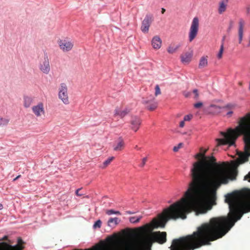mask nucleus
<instances>
[{
	"label": "nucleus",
	"mask_w": 250,
	"mask_h": 250,
	"mask_svg": "<svg viewBox=\"0 0 250 250\" xmlns=\"http://www.w3.org/2000/svg\"><path fill=\"white\" fill-rule=\"evenodd\" d=\"M206 151L195 156V158L201 159L193 164L190 170L191 181L184 197L165 209L157 218L153 219L154 228H163L170 219H185L191 210L205 213L203 201L214 204L218 188L221 185L227 184L229 179H233L230 177L228 163H217L214 157H205Z\"/></svg>",
	"instance_id": "nucleus-1"
},
{
	"label": "nucleus",
	"mask_w": 250,
	"mask_h": 250,
	"mask_svg": "<svg viewBox=\"0 0 250 250\" xmlns=\"http://www.w3.org/2000/svg\"><path fill=\"white\" fill-rule=\"evenodd\" d=\"M225 202L229 204V218L214 217L202 224L191 234L174 239L171 250H194L210 244L222 237L245 213L250 212V189L237 194H228Z\"/></svg>",
	"instance_id": "nucleus-2"
},
{
	"label": "nucleus",
	"mask_w": 250,
	"mask_h": 250,
	"mask_svg": "<svg viewBox=\"0 0 250 250\" xmlns=\"http://www.w3.org/2000/svg\"><path fill=\"white\" fill-rule=\"evenodd\" d=\"M134 232L129 229H122L120 232L110 235V250H150L152 242L150 239L145 238L140 241H131Z\"/></svg>",
	"instance_id": "nucleus-3"
},
{
	"label": "nucleus",
	"mask_w": 250,
	"mask_h": 250,
	"mask_svg": "<svg viewBox=\"0 0 250 250\" xmlns=\"http://www.w3.org/2000/svg\"><path fill=\"white\" fill-rule=\"evenodd\" d=\"M223 139H217L218 145L233 146L237 138L241 134L244 135L245 151L247 157L250 156V113L240 118L239 125L235 129L229 128L226 132H221Z\"/></svg>",
	"instance_id": "nucleus-4"
},
{
	"label": "nucleus",
	"mask_w": 250,
	"mask_h": 250,
	"mask_svg": "<svg viewBox=\"0 0 250 250\" xmlns=\"http://www.w3.org/2000/svg\"><path fill=\"white\" fill-rule=\"evenodd\" d=\"M59 46L63 52H68L71 51L74 46V42L71 39L65 38L58 41Z\"/></svg>",
	"instance_id": "nucleus-5"
},
{
	"label": "nucleus",
	"mask_w": 250,
	"mask_h": 250,
	"mask_svg": "<svg viewBox=\"0 0 250 250\" xmlns=\"http://www.w3.org/2000/svg\"><path fill=\"white\" fill-rule=\"evenodd\" d=\"M199 25L198 18H194L188 33V40L189 42H191L197 36L199 30Z\"/></svg>",
	"instance_id": "nucleus-6"
},
{
	"label": "nucleus",
	"mask_w": 250,
	"mask_h": 250,
	"mask_svg": "<svg viewBox=\"0 0 250 250\" xmlns=\"http://www.w3.org/2000/svg\"><path fill=\"white\" fill-rule=\"evenodd\" d=\"M58 97L64 104H69L67 86L65 83H62L60 84L59 88Z\"/></svg>",
	"instance_id": "nucleus-7"
},
{
	"label": "nucleus",
	"mask_w": 250,
	"mask_h": 250,
	"mask_svg": "<svg viewBox=\"0 0 250 250\" xmlns=\"http://www.w3.org/2000/svg\"><path fill=\"white\" fill-rule=\"evenodd\" d=\"M153 21V18L152 15L147 14L142 22L141 30L144 33H147L149 31V27Z\"/></svg>",
	"instance_id": "nucleus-8"
},
{
	"label": "nucleus",
	"mask_w": 250,
	"mask_h": 250,
	"mask_svg": "<svg viewBox=\"0 0 250 250\" xmlns=\"http://www.w3.org/2000/svg\"><path fill=\"white\" fill-rule=\"evenodd\" d=\"M32 110L37 117H41L45 114L44 104L42 102H39L37 104L33 106Z\"/></svg>",
	"instance_id": "nucleus-9"
},
{
	"label": "nucleus",
	"mask_w": 250,
	"mask_h": 250,
	"mask_svg": "<svg viewBox=\"0 0 250 250\" xmlns=\"http://www.w3.org/2000/svg\"><path fill=\"white\" fill-rule=\"evenodd\" d=\"M152 238L155 241L159 244H163L167 241V233L165 231L154 232L152 234Z\"/></svg>",
	"instance_id": "nucleus-10"
},
{
	"label": "nucleus",
	"mask_w": 250,
	"mask_h": 250,
	"mask_svg": "<svg viewBox=\"0 0 250 250\" xmlns=\"http://www.w3.org/2000/svg\"><path fill=\"white\" fill-rule=\"evenodd\" d=\"M125 147V143L124 139L121 137L118 138L112 144L113 150L120 152L124 150Z\"/></svg>",
	"instance_id": "nucleus-11"
},
{
	"label": "nucleus",
	"mask_w": 250,
	"mask_h": 250,
	"mask_svg": "<svg viewBox=\"0 0 250 250\" xmlns=\"http://www.w3.org/2000/svg\"><path fill=\"white\" fill-rule=\"evenodd\" d=\"M39 68L40 70L45 74H47L49 73L50 70V66L47 55L44 56L43 60L41 62Z\"/></svg>",
	"instance_id": "nucleus-12"
},
{
	"label": "nucleus",
	"mask_w": 250,
	"mask_h": 250,
	"mask_svg": "<svg viewBox=\"0 0 250 250\" xmlns=\"http://www.w3.org/2000/svg\"><path fill=\"white\" fill-rule=\"evenodd\" d=\"M154 98L151 96L150 100L143 99L142 103L146 106V108L149 110H154L157 107V103L154 101Z\"/></svg>",
	"instance_id": "nucleus-13"
},
{
	"label": "nucleus",
	"mask_w": 250,
	"mask_h": 250,
	"mask_svg": "<svg viewBox=\"0 0 250 250\" xmlns=\"http://www.w3.org/2000/svg\"><path fill=\"white\" fill-rule=\"evenodd\" d=\"M245 25V21L241 19L239 20L238 22V35L239 38V43L241 44L243 41V34H244V28Z\"/></svg>",
	"instance_id": "nucleus-14"
},
{
	"label": "nucleus",
	"mask_w": 250,
	"mask_h": 250,
	"mask_svg": "<svg viewBox=\"0 0 250 250\" xmlns=\"http://www.w3.org/2000/svg\"><path fill=\"white\" fill-rule=\"evenodd\" d=\"M141 124V120L138 117L132 116L130 120L131 128L136 132L139 128Z\"/></svg>",
	"instance_id": "nucleus-15"
},
{
	"label": "nucleus",
	"mask_w": 250,
	"mask_h": 250,
	"mask_svg": "<svg viewBox=\"0 0 250 250\" xmlns=\"http://www.w3.org/2000/svg\"><path fill=\"white\" fill-rule=\"evenodd\" d=\"M151 44L154 49H158L162 46V40L159 36H155L152 39Z\"/></svg>",
	"instance_id": "nucleus-16"
},
{
	"label": "nucleus",
	"mask_w": 250,
	"mask_h": 250,
	"mask_svg": "<svg viewBox=\"0 0 250 250\" xmlns=\"http://www.w3.org/2000/svg\"><path fill=\"white\" fill-rule=\"evenodd\" d=\"M193 53L192 52H186L181 56V61L184 63H188L192 59Z\"/></svg>",
	"instance_id": "nucleus-17"
},
{
	"label": "nucleus",
	"mask_w": 250,
	"mask_h": 250,
	"mask_svg": "<svg viewBox=\"0 0 250 250\" xmlns=\"http://www.w3.org/2000/svg\"><path fill=\"white\" fill-rule=\"evenodd\" d=\"M23 243L24 242L22 239L21 238H19L18 239V244L14 246L9 245L10 250H22L24 248V247L22 246Z\"/></svg>",
	"instance_id": "nucleus-18"
},
{
	"label": "nucleus",
	"mask_w": 250,
	"mask_h": 250,
	"mask_svg": "<svg viewBox=\"0 0 250 250\" xmlns=\"http://www.w3.org/2000/svg\"><path fill=\"white\" fill-rule=\"evenodd\" d=\"M33 99L28 96H24L23 98V106L25 108L29 107L32 104Z\"/></svg>",
	"instance_id": "nucleus-19"
},
{
	"label": "nucleus",
	"mask_w": 250,
	"mask_h": 250,
	"mask_svg": "<svg viewBox=\"0 0 250 250\" xmlns=\"http://www.w3.org/2000/svg\"><path fill=\"white\" fill-rule=\"evenodd\" d=\"M228 2L225 1H221L219 3L218 12L220 14L225 12L227 9Z\"/></svg>",
	"instance_id": "nucleus-20"
},
{
	"label": "nucleus",
	"mask_w": 250,
	"mask_h": 250,
	"mask_svg": "<svg viewBox=\"0 0 250 250\" xmlns=\"http://www.w3.org/2000/svg\"><path fill=\"white\" fill-rule=\"evenodd\" d=\"M129 112V110L125 108L124 109H116L115 112V115H119L121 118H123Z\"/></svg>",
	"instance_id": "nucleus-21"
},
{
	"label": "nucleus",
	"mask_w": 250,
	"mask_h": 250,
	"mask_svg": "<svg viewBox=\"0 0 250 250\" xmlns=\"http://www.w3.org/2000/svg\"><path fill=\"white\" fill-rule=\"evenodd\" d=\"M208 56H203L201 58L199 63V68H202L208 65Z\"/></svg>",
	"instance_id": "nucleus-22"
},
{
	"label": "nucleus",
	"mask_w": 250,
	"mask_h": 250,
	"mask_svg": "<svg viewBox=\"0 0 250 250\" xmlns=\"http://www.w3.org/2000/svg\"><path fill=\"white\" fill-rule=\"evenodd\" d=\"M221 107L216 105H211L209 107L210 111L214 114H217L221 112Z\"/></svg>",
	"instance_id": "nucleus-23"
},
{
	"label": "nucleus",
	"mask_w": 250,
	"mask_h": 250,
	"mask_svg": "<svg viewBox=\"0 0 250 250\" xmlns=\"http://www.w3.org/2000/svg\"><path fill=\"white\" fill-rule=\"evenodd\" d=\"M121 222V219L118 217H110V224H112L113 228L117 226Z\"/></svg>",
	"instance_id": "nucleus-24"
},
{
	"label": "nucleus",
	"mask_w": 250,
	"mask_h": 250,
	"mask_svg": "<svg viewBox=\"0 0 250 250\" xmlns=\"http://www.w3.org/2000/svg\"><path fill=\"white\" fill-rule=\"evenodd\" d=\"M142 218V216L140 215L138 216H133L129 218V221L131 223H137Z\"/></svg>",
	"instance_id": "nucleus-25"
},
{
	"label": "nucleus",
	"mask_w": 250,
	"mask_h": 250,
	"mask_svg": "<svg viewBox=\"0 0 250 250\" xmlns=\"http://www.w3.org/2000/svg\"><path fill=\"white\" fill-rule=\"evenodd\" d=\"M178 48H179L178 45H176V46L170 45L168 47L167 51L169 53L173 54L176 52V51L177 50Z\"/></svg>",
	"instance_id": "nucleus-26"
},
{
	"label": "nucleus",
	"mask_w": 250,
	"mask_h": 250,
	"mask_svg": "<svg viewBox=\"0 0 250 250\" xmlns=\"http://www.w3.org/2000/svg\"><path fill=\"white\" fill-rule=\"evenodd\" d=\"M9 122V119L5 118H0V126L6 125Z\"/></svg>",
	"instance_id": "nucleus-27"
},
{
	"label": "nucleus",
	"mask_w": 250,
	"mask_h": 250,
	"mask_svg": "<svg viewBox=\"0 0 250 250\" xmlns=\"http://www.w3.org/2000/svg\"><path fill=\"white\" fill-rule=\"evenodd\" d=\"M223 51H224L223 44H221L219 51L217 54L218 59H220L222 58V55H223Z\"/></svg>",
	"instance_id": "nucleus-28"
},
{
	"label": "nucleus",
	"mask_w": 250,
	"mask_h": 250,
	"mask_svg": "<svg viewBox=\"0 0 250 250\" xmlns=\"http://www.w3.org/2000/svg\"><path fill=\"white\" fill-rule=\"evenodd\" d=\"M102 225V222L100 220H97L93 225V228L96 229L97 228H100Z\"/></svg>",
	"instance_id": "nucleus-29"
},
{
	"label": "nucleus",
	"mask_w": 250,
	"mask_h": 250,
	"mask_svg": "<svg viewBox=\"0 0 250 250\" xmlns=\"http://www.w3.org/2000/svg\"><path fill=\"white\" fill-rule=\"evenodd\" d=\"M192 93L194 95L193 98L196 100H198L199 97L198 90L197 89H195L193 90Z\"/></svg>",
	"instance_id": "nucleus-30"
},
{
	"label": "nucleus",
	"mask_w": 250,
	"mask_h": 250,
	"mask_svg": "<svg viewBox=\"0 0 250 250\" xmlns=\"http://www.w3.org/2000/svg\"><path fill=\"white\" fill-rule=\"evenodd\" d=\"M155 95L156 96H157L158 95H160L161 94V90H160V88L159 87V86L158 85H156L155 86Z\"/></svg>",
	"instance_id": "nucleus-31"
},
{
	"label": "nucleus",
	"mask_w": 250,
	"mask_h": 250,
	"mask_svg": "<svg viewBox=\"0 0 250 250\" xmlns=\"http://www.w3.org/2000/svg\"><path fill=\"white\" fill-rule=\"evenodd\" d=\"M193 117V116L191 114H189V115H186L185 117H184V121H190Z\"/></svg>",
	"instance_id": "nucleus-32"
},
{
	"label": "nucleus",
	"mask_w": 250,
	"mask_h": 250,
	"mask_svg": "<svg viewBox=\"0 0 250 250\" xmlns=\"http://www.w3.org/2000/svg\"><path fill=\"white\" fill-rule=\"evenodd\" d=\"M182 145L183 144L182 143H180L177 146H175L173 147V150L174 152L178 151L179 149L182 147Z\"/></svg>",
	"instance_id": "nucleus-33"
},
{
	"label": "nucleus",
	"mask_w": 250,
	"mask_h": 250,
	"mask_svg": "<svg viewBox=\"0 0 250 250\" xmlns=\"http://www.w3.org/2000/svg\"><path fill=\"white\" fill-rule=\"evenodd\" d=\"M203 106V103L202 102H198L194 104V107L196 108H200Z\"/></svg>",
	"instance_id": "nucleus-34"
},
{
	"label": "nucleus",
	"mask_w": 250,
	"mask_h": 250,
	"mask_svg": "<svg viewBox=\"0 0 250 250\" xmlns=\"http://www.w3.org/2000/svg\"><path fill=\"white\" fill-rule=\"evenodd\" d=\"M147 160V157L144 158L142 159V162L141 164L140 165V167H143L145 165Z\"/></svg>",
	"instance_id": "nucleus-35"
},
{
	"label": "nucleus",
	"mask_w": 250,
	"mask_h": 250,
	"mask_svg": "<svg viewBox=\"0 0 250 250\" xmlns=\"http://www.w3.org/2000/svg\"><path fill=\"white\" fill-rule=\"evenodd\" d=\"M234 107V105L231 104H228L223 107L224 108H228L229 109H233Z\"/></svg>",
	"instance_id": "nucleus-36"
},
{
	"label": "nucleus",
	"mask_w": 250,
	"mask_h": 250,
	"mask_svg": "<svg viewBox=\"0 0 250 250\" xmlns=\"http://www.w3.org/2000/svg\"><path fill=\"white\" fill-rule=\"evenodd\" d=\"M112 214H115L117 215H121V213L119 211H114L113 209H110V215Z\"/></svg>",
	"instance_id": "nucleus-37"
},
{
	"label": "nucleus",
	"mask_w": 250,
	"mask_h": 250,
	"mask_svg": "<svg viewBox=\"0 0 250 250\" xmlns=\"http://www.w3.org/2000/svg\"><path fill=\"white\" fill-rule=\"evenodd\" d=\"M184 95L186 98H189L191 95V93L190 92H185L184 93Z\"/></svg>",
	"instance_id": "nucleus-38"
},
{
	"label": "nucleus",
	"mask_w": 250,
	"mask_h": 250,
	"mask_svg": "<svg viewBox=\"0 0 250 250\" xmlns=\"http://www.w3.org/2000/svg\"><path fill=\"white\" fill-rule=\"evenodd\" d=\"M81 190V188H79L76 191V194L78 196H81L83 195V194H81L79 193V191Z\"/></svg>",
	"instance_id": "nucleus-39"
},
{
	"label": "nucleus",
	"mask_w": 250,
	"mask_h": 250,
	"mask_svg": "<svg viewBox=\"0 0 250 250\" xmlns=\"http://www.w3.org/2000/svg\"><path fill=\"white\" fill-rule=\"evenodd\" d=\"M186 121H181L180 123V125H179V126L180 127H183L185 125V122Z\"/></svg>",
	"instance_id": "nucleus-40"
},
{
	"label": "nucleus",
	"mask_w": 250,
	"mask_h": 250,
	"mask_svg": "<svg viewBox=\"0 0 250 250\" xmlns=\"http://www.w3.org/2000/svg\"><path fill=\"white\" fill-rule=\"evenodd\" d=\"M249 178H250V172L245 176L244 179L248 180Z\"/></svg>",
	"instance_id": "nucleus-41"
},
{
	"label": "nucleus",
	"mask_w": 250,
	"mask_h": 250,
	"mask_svg": "<svg viewBox=\"0 0 250 250\" xmlns=\"http://www.w3.org/2000/svg\"><path fill=\"white\" fill-rule=\"evenodd\" d=\"M233 113V112L232 111H229L227 113V115L229 117H230L232 115Z\"/></svg>",
	"instance_id": "nucleus-42"
},
{
	"label": "nucleus",
	"mask_w": 250,
	"mask_h": 250,
	"mask_svg": "<svg viewBox=\"0 0 250 250\" xmlns=\"http://www.w3.org/2000/svg\"><path fill=\"white\" fill-rule=\"evenodd\" d=\"M21 175H19L18 176H17L15 178H14L13 179V181H15L16 180H17V179H18L19 178H20L21 177Z\"/></svg>",
	"instance_id": "nucleus-43"
},
{
	"label": "nucleus",
	"mask_w": 250,
	"mask_h": 250,
	"mask_svg": "<svg viewBox=\"0 0 250 250\" xmlns=\"http://www.w3.org/2000/svg\"><path fill=\"white\" fill-rule=\"evenodd\" d=\"M225 36H224L222 40V43L221 44H223V45H224V41H225Z\"/></svg>",
	"instance_id": "nucleus-44"
},
{
	"label": "nucleus",
	"mask_w": 250,
	"mask_h": 250,
	"mask_svg": "<svg viewBox=\"0 0 250 250\" xmlns=\"http://www.w3.org/2000/svg\"><path fill=\"white\" fill-rule=\"evenodd\" d=\"M109 163V159H108L106 161L104 162V165H107V164Z\"/></svg>",
	"instance_id": "nucleus-45"
},
{
	"label": "nucleus",
	"mask_w": 250,
	"mask_h": 250,
	"mask_svg": "<svg viewBox=\"0 0 250 250\" xmlns=\"http://www.w3.org/2000/svg\"><path fill=\"white\" fill-rule=\"evenodd\" d=\"M165 11H166L165 9H164V8H162V11H161V12H162V14H164V13H165Z\"/></svg>",
	"instance_id": "nucleus-46"
},
{
	"label": "nucleus",
	"mask_w": 250,
	"mask_h": 250,
	"mask_svg": "<svg viewBox=\"0 0 250 250\" xmlns=\"http://www.w3.org/2000/svg\"><path fill=\"white\" fill-rule=\"evenodd\" d=\"M135 149H138V150H140V149H141V148H140V147H139L137 146H135Z\"/></svg>",
	"instance_id": "nucleus-47"
},
{
	"label": "nucleus",
	"mask_w": 250,
	"mask_h": 250,
	"mask_svg": "<svg viewBox=\"0 0 250 250\" xmlns=\"http://www.w3.org/2000/svg\"><path fill=\"white\" fill-rule=\"evenodd\" d=\"M115 159V157L113 156L110 157V162L113 160Z\"/></svg>",
	"instance_id": "nucleus-48"
},
{
	"label": "nucleus",
	"mask_w": 250,
	"mask_h": 250,
	"mask_svg": "<svg viewBox=\"0 0 250 250\" xmlns=\"http://www.w3.org/2000/svg\"><path fill=\"white\" fill-rule=\"evenodd\" d=\"M3 208V205L1 204H0V210Z\"/></svg>",
	"instance_id": "nucleus-49"
},
{
	"label": "nucleus",
	"mask_w": 250,
	"mask_h": 250,
	"mask_svg": "<svg viewBox=\"0 0 250 250\" xmlns=\"http://www.w3.org/2000/svg\"><path fill=\"white\" fill-rule=\"evenodd\" d=\"M128 214H132L133 213L130 211H128L126 212Z\"/></svg>",
	"instance_id": "nucleus-50"
},
{
	"label": "nucleus",
	"mask_w": 250,
	"mask_h": 250,
	"mask_svg": "<svg viewBox=\"0 0 250 250\" xmlns=\"http://www.w3.org/2000/svg\"><path fill=\"white\" fill-rule=\"evenodd\" d=\"M106 213L107 214H109V210H107L106 211Z\"/></svg>",
	"instance_id": "nucleus-51"
},
{
	"label": "nucleus",
	"mask_w": 250,
	"mask_h": 250,
	"mask_svg": "<svg viewBox=\"0 0 250 250\" xmlns=\"http://www.w3.org/2000/svg\"><path fill=\"white\" fill-rule=\"evenodd\" d=\"M224 1H225L227 2H228L229 0H224Z\"/></svg>",
	"instance_id": "nucleus-52"
},
{
	"label": "nucleus",
	"mask_w": 250,
	"mask_h": 250,
	"mask_svg": "<svg viewBox=\"0 0 250 250\" xmlns=\"http://www.w3.org/2000/svg\"><path fill=\"white\" fill-rule=\"evenodd\" d=\"M6 238H7V236H4V239H6Z\"/></svg>",
	"instance_id": "nucleus-53"
},
{
	"label": "nucleus",
	"mask_w": 250,
	"mask_h": 250,
	"mask_svg": "<svg viewBox=\"0 0 250 250\" xmlns=\"http://www.w3.org/2000/svg\"><path fill=\"white\" fill-rule=\"evenodd\" d=\"M248 180L249 181V182H250V178H248Z\"/></svg>",
	"instance_id": "nucleus-54"
},
{
	"label": "nucleus",
	"mask_w": 250,
	"mask_h": 250,
	"mask_svg": "<svg viewBox=\"0 0 250 250\" xmlns=\"http://www.w3.org/2000/svg\"><path fill=\"white\" fill-rule=\"evenodd\" d=\"M109 220L107 221V224H109Z\"/></svg>",
	"instance_id": "nucleus-55"
}]
</instances>
